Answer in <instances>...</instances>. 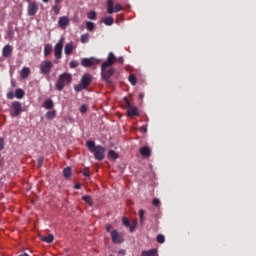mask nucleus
I'll return each mask as SVG.
<instances>
[{
  "label": "nucleus",
  "instance_id": "35",
  "mask_svg": "<svg viewBox=\"0 0 256 256\" xmlns=\"http://www.w3.org/2000/svg\"><path fill=\"white\" fill-rule=\"evenodd\" d=\"M123 9V6L121 4H116L115 7L113 8V13H119Z\"/></svg>",
  "mask_w": 256,
  "mask_h": 256
},
{
  "label": "nucleus",
  "instance_id": "14",
  "mask_svg": "<svg viewBox=\"0 0 256 256\" xmlns=\"http://www.w3.org/2000/svg\"><path fill=\"white\" fill-rule=\"evenodd\" d=\"M115 61H117V57H115V54H113V52H110L108 54L107 61L104 62L102 65H107L111 67L113 63H115Z\"/></svg>",
  "mask_w": 256,
  "mask_h": 256
},
{
  "label": "nucleus",
  "instance_id": "45",
  "mask_svg": "<svg viewBox=\"0 0 256 256\" xmlns=\"http://www.w3.org/2000/svg\"><path fill=\"white\" fill-rule=\"evenodd\" d=\"M14 97H15V95L13 94V92L7 93V99H13Z\"/></svg>",
  "mask_w": 256,
  "mask_h": 256
},
{
  "label": "nucleus",
  "instance_id": "27",
  "mask_svg": "<svg viewBox=\"0 0 256 256\" xmlns=\"http://www.w3.org/2000/svg\"><path fill=\"white\" fill-rule=\"evenodd\" d=\"M63 175L66 179L71 177V167L64 168Z\"/></svg>",
  "mask_w": 256,
  "mask_h": 256
},
{
  "label": "nucleus",
  "instance_id": "40",
  "mask_svg": "<svg viewBox=\"0 0 256 256\" xmlns=\"http://www.w3.org/2000/svg\"><path fill=\"white\" fill-rule=\"evenodd\" d=\"M87 109H88L87 105H85V104L81 105L80 113H87Z\"/></svg>",
  "mask_w": 256,
  "mask_h": 256
},
{
  "label": "nucleus",
  "instance_id": "28",
  "mask_svg": "<svg viewBox=\"0 0 256 256\" xmlns=\"http://www.w3.org/2000/svg\"><path fill=\"white\" fill-rule=\"evenodd\" d=\"M113 22H114V20H113V17H111V16H108V17H106V18L103 20V23H105V24L108 25V26L113 25Z\"/></svg>",
  "mask_w": 256,
  "mask_h": 256
},
{
  "label": "nucleus",
  "instance_id": "19",
  "mask_svg": "<svg viewBox=\"0 0 256 256\" xmlns=\"http://www.w3.org/2000/svg\"><path fill=\"white\" fill-rule=\"evenodd\" d=\"M51 51H53V46H51V44H46L44 46V55L49 57V55H51Z\"/></svg>",
  "mask_w": 256,
  "mask_h": 256
},
{
  "label": "nucleus",
  "instance_id": "15",
  "mask_svg": "<svg viewBox=\"0 0 256 256\" xmlns=\"http://www.w3.org/2000/svg\"><path fill=\"white\" fill-rule=\"evenodd\" d=\"M73 49H75L73 42L66 44L64 47L65 55H71L73 53Z\"/></svg>",
  "mask_w": 256,
  "mask_h": 256
},
{
  "label": "nucleus",
  "instance_id": "32",
  "mask_svg": "<svg viewBox=\"0 0 256 256\" xmlns=\"http://www.w3.org/2000/svg\"><path fill=\"white\" fill-rule=\"evenodd\" d=\"M129 81H130L131 85H137V78L135 77V75L131 74L129 76Z\"/></svg>",
  "mask_w": 256,
  "mask_h": 256
},
{
  "label": "nucleus",
  "instance_id": "30",
  "mask_svg": "<svg viewBox=\"0 0 256 256\" xmlns=\"http://www.w3.org/2000/svg\"><path fill=\"white\" fill-rule=\"evenodd\" d=\"M80 41L81 43H89V34H82Z\"/></svg>",
  "mask_w": 256,
  "mask_h": 256
},
{
  "label": "nucleus",
  "instance_id": "11",
  "mask_svg": "<svg viewBox=\"0 0 256 256\" xmlns=\"http://www.w3.org/2000/svg\"><path fill=\"white\" fill-rule=\"evenodd\" d=\"M91 81H93V76L90 74H84L81 78L80 84H82L83 87L87 89V87L91 85Z\"/></svg>",
  "mask_w": 256,
  "mask_h": 256
},
{
  "label": "nucleus",
  "instance_id": "29",
  "mask_svg": "<svg viewBox=\"0 0 256 256\" xmlns=\"http://www.w3.org/2000/svg\"><path fill=\"white\" fill-rule=\"evenodd\" d=\"M86 29H87V31H93V29H95V24L91 21H87L86 22Z\"/></svg>",
  "mask_w": 256,
  "mask_h": 256
},
{
  "label": "nucleus",
  "instance_id": "21",
  "mask_svg": "<svg viewBox=\"0 0 256 256\" xmlns=\"http://www.w3.org/2000/svg\"><path fill=\"white\" fill-rule=\"evenodd\" d=\"M138 214H139V219H140L139 223L143 227V225L145 223V210L140 209Z\"/></svg>",
  "mask_w": 256,
  "mask_h": 256
},
{
  "label": "nucleus",
  "instance_id": "52",
  "mask_svg": "<svg viewBox=\"0 0 256 256\" xmlns=\"http://www.w3.org/2000/svg\"><path fill=\"white\" fill-rule=\"evenodd\" d=\"M56 5L61 3V0H55Z\"/></svg>",
  "mask_w": 256,
  "mask_h": 256
},
{
  "label": "nucleus",
  "instance_id": "34",
  "mask_svg": "<svg viewBox=\"0 0 256 256\" xmlns=\"http://www.w3.org/2000/svg\"><path fill=\"white\" fill-rule=\"evenodd\" d=\"M156 241L157 243H165V236H163L162 234L157 235Z\"/></svg>",
  "mask_w": 256,
  "mask_h": 256
},
{
  "label": "nucleus",
  "instance_id": "51",
  "mask_svg": "<svg viewBox=\"0 0 256 256\" xmlns=\"http://www.w3.org/2000/svg\"><path fill=\"white\" fill-rule=\"evenodd\" d=\"M119 63H123V57L118 58Z\"/></svg>",
  "mask_w": 256,
  "mask_h": 256
},
{
  "label": "nucleus",
  "instance_id": "6",
  "mask_svg": "<svg viewBox=\"0 0 256 256\" xmlns=\"http://www.w3.org/2000/svg\"><path fill=\"white\" fill-rule=\"evenodd\" d=\"M12 107V112H11V117H17L23 113V106L21 105V102L15 101L11 105Z\"/></svg>",
  "mask_w": 256,
  "mask_h": 256
},
{
  "label": "nucleus",
  "instance_id": "26",
  "mask_svg": "<svg viewBox=\"0 0 256 256\" xmlns=\"http://www.w3.org/2000/svg\"><path fill=\"white\" fill-rule=\"evenodd\" d=\"M108 157L110 159H118L119 158V154H117V152H115V150H110L108 152Z\"/></svg>",
  "mask_w": 256,
  "mask_h": 256
},
{
  "label": "nucleus",
  "instance_id": "48",
  "mask_svg": "<svg viewBox=\"0 0 256 256\" xmlns=\"http://www.w3.org/2000/svg\"><path fill=\"white\" fill-rule=\"evenodd\" d=\"M125 250L121 249L118 251V255L124 256L125 255Z\"/></svg>",
  "mask_w": 256,
  "mask_h": 256
},
{
  "label": "nucleus",
  "instance_id": "16",
  "mask_svg": "<svg viewBox=\"0 0 256 256\" xmlns=\"http://www.w3.org/2000/svg\"><path fill=\"white\" fill-rule=\"evenodd\" d=\"M140 155L142 157H151V149L147 146L140 148Z\"/></svg>",
  "mask_w": 256,
  "mask_h": 256
},
{
  "label": "nucleus",
  "instance_id": "3",
  "mask_svg": "<svg viewBox=\"0 0 256 256\" xmlns=\"http://www.w3.org/2000/svg\"><path fill=\"white\" fill-rule=\"evenodd\" d=\"M110 66H107L105 64H102L101 66V75L102 79H104L105 83L108 85H111V77H113L115 73V69L109 68Z\"/></svg>",
  "mask_w": 256,
  "mask_h": 256
},
{
  "label": "nucleus",
  "instance_id": "44",
  "mask_svg": "<svg viewBox=\"0 0 256 256\" xmlns=\"http://www.w3.org/2000/svg\"><path fill=\"white\" fill-rule=\"evenodd\" d=\"M77 65H79V64L76 61H71L70 62L71 69H75V67H77Z\"/></svg>",
  "mask_w": 256,
  "mask_h": 256
},
{
  "label": "nucleus",
  "instance_id": "43",
  "mask_svg": "<svg viewBox=\"0 0 256 256\" xmlns=\"http://www.w3.org/2000/svg\"><path fill=\"white\" fill-rule=\"evenodd\" d=\"M43 161H45V158H43V157H39L38 158V167H42L43 166Z\"/></svg>",
  "mask_w": 256,
  "mask_h": 256
},
{
  "label": "nucleus",
  "instance_id": "31",
  "mask_svg": "<svg viewBox=\"0 0 256 256\" xmlns=\"http://www.w3.org/2000/svg\"><path fill=\"white\" fill-rule=\"evenodd\" d=\"M82 199H83V201L88 203V205H92L93 204V200L91 199V196H89V195L83 196Z\"/></svg>",
  "mask_w": 256,
  "mask_h": 256
},
{
  "label": "nucleus",
  "instance_id": "50",
  "mask_svg": "<svg viewBox=\"0 0 256 256\" xmlns=\"http://www.w3.org/2000/svg\"><path fill=\"white\" fill-rule=\"evenodd\" d=\"M74 189H81V184H76V185L74 186Z\"/></svg>",
  "mask_w": 256,
  "mask_h": 256
},
{
  "label": "nucleus",
  "instance_id": "33",
  "mask_svg": "<svg viewBox=\"0 0 256 256\" xmlns=\"http://www.w3.org/2000/svg\"><path fill=\"white\" fill-rule=\"evenodd\" d=\"M88 19H91V20L97 19V13H95V11H90L88 13Z\"/></svg>",
  "mask_w": 256,
  "mask_h": 256
},
{
  "label": "nucleus",
  "instance_id": "23",
  "mask_svg": "<svg viewBox=\"0 0 256 256\" xmlns=\"http://www.w3.org/2000/svg\"><path fill=\"white\" fill-rule=\"evenodd\" d=\"M57 116V112L55 110H51V111H48L46 113V119H55V117Z\"/></svg>",
  "mask_w": 256,
  "mask_h": 256
},
{
  "label": "nucleus",
  "instance_id": "36",
  "mask_svg": "<svg viewBox=\"0 0 256 256\" xmlns=\"http://www.w3.org/2000/svg\"><path fill=\"white\" fill-rule=\"evenodd\" d=\"M83 89H86L83 87V85L80 83L74 87V90L79 93L80 91H83Z\"/></svg>",
  "mask_w": 256,
  "mask_h": 256
},
{
  "label": "nucleus",
  "instance_id": "17",
  "mask_svg": "<svg viewBox=\"0 0 256 256\" xmlns=\"http://www.w3.org/2000/svg\"><path fill=\"white\" fill-rule=\"evenodd\" d=\"M141 256H159L157 249H150L148 251H142Z\"/></svg>",
  "mask_w": 256,
  "mask_h": 256
},
{
  "label": "nucleus",
  "instance_id": "38",
  "mask_svg": "<svg viewBox=\"0 0 256 256\" xmlns=\"http://www.w3.org/2000/svg\"><path fill=\"white\" fill-rule=\"evenodd\" d=\"M152 205H154L155 207H159V205H161V201L158 198H154Z\"/></svg>",
  "mask_w": 256,
  "mask_h": 256
},
{
  "label": "nucleus",
  "instance_id": "42",
  "mask_svg": "<svg viewBox=\"0 0 256 256\" xmlns=\"http://www.w3.org/2000/svg\"><path fill=\"white\" fill-rule=\"evenodd\" d=\"M122 222H123V225H124L125 227H130L129 219L123 218V219H122Z\"/></svg>",
  "mask_w": 256,
  "mask_h": 256
},
{
  "label": "nucleus",
  "instance_id": "2",
  "mask_svg": "<svg viewBox=\"0 0 256 256\" xmlns=\"http://www.w3.org/2000/svg\"><path fill=\"white\" fill-rule=\"evenodd\" d=\"M73 77L70 73H63L58 77V80L56 82V89L57 91H63L65 89V85H69L71 83Z\"/></svg>",
  "mask_w": 256,
  "mask_h": 256
},
{
  "label": "nucleus",
  "instance_id": "54",
  "mask_svg": "<svg viewBox=\"0 0 256 256\" xmlns=\"http://www.w3.org/2000/svg\"><path fill=\"white\" fill-rule=\"evenodd\" d=\"M43 3H49V0H42Z\"/></svg>",
  "mask_w": 256,
  "mask_h": 256
},
{
  "label": "nucleus",
  "instance_id": "22",
  "mask_svg": "<svg viewBox=\"0 0 256 256\" xmlns=\"http://www.w3.org/2000/svg\"><path fill=\"white\" fill-rule=\"evenodd\" d=\"M29 73H31V70H29L27 67H24L21 71L22 79H27L29 77Z\"/></svg>",
  "mask_w": 256,
  "mask_h": 256
},
{
  "label": "nucleus",
  "instance_id": "53",
  "mask_svg": "<svg viewBox=\"0 0 256 256\" xmlns=\"http://www.w3.org/2000/svg\"><path fill=\"white\" fill-rule=\"evenodd\" d=\"M139 98L143 99V94L142 93L139 94Z\"/></svg>",
  "mask_w": 256,
  "mask_h": 256
},
{
  "label": "nucleus",
  "instance_id": "13",
  "mask_svg": "<svg viewBox=\"0 0 256 256\" xmlns=\"http://www.w3.org/2000/svg\"><path fill=\"white\" fill-rule=\"evenodd\" d=\"M13 54V46L7 44L3 47L2 49V57H11V55Z\"/></svg>",
  "mask_w": 256,
  "mask_h": 256
},
{
  "label": "nucleus",
  "instance_id": "37",
  "mask_svg": "<svg viewBox=\"0 0 256 256\" xmlns=\"http://www.w3.org/2000/svg\"><path fill=\"white\" fill-rule=\"evenodd\" d=\"M130 229V232L133 233V231H135V229H137V222H133L132 224H130V226H128Z\"/></svg>",
  "mask_w": 256,
  "mask_h": 256
},
{
  "label": "nucleus",
  "instance_id": "47",
  "mask_svg": "<svg viewBox=\"0 0 256 256\" xmlns=\"http://www.w3.org/2000/svg\"><path fill=\"white\" fill-rule=\"evenodd\" d=\"M147 131V126L140 127V132L145 133Z\"/></svg>",
  "mask_w": 256,
  "mask_h": 256
},
{
  "label": "nucleus",
  "instance_id": "12",
  "mask_svg": "<svg viewBox=\"0 0 256 256\" xmlns=\"http://www.w3.org/2000/svg\"><path fill=\"white\" fill-rule=\"evenodd\" d=\"M70 23L69 17L62 16L58 20V25L61 29H67L68 25Z\"/></svg>",
  "mask_w": 256,
  "mask_h": 256
},
{
  "label": "nucleus",
  "instance_id": "7",
  "mask_svg": "<svg viewBox=\"0 0 256 256\" xmlns=\"http://www.w3.org/2000/svg\"><path fill=\"white\" fill-rule=\"evenodd\" d=\"M51 69H53V62L51 61H43L40 64V71L43 75H49L51 73Z\"/></svg>",
  "mask_w": 256,
  "mask_h": 256
},
{
  "label": "nucleus",
  "instance_id": "1",
  "mask_svg": "<svg viewBox=\"0 0 256 256\" xmlns=\"http://www.w3.org/2000/svg\"><path fill=\"white\" fill-rule=\"evenodd\" d=\"M86 146L91 153H94V157L97 161H103V159H105V148L103 146H97L95 145V142L91 140L86 142Z\"/></svg>",
  "mask_w": 256,
  "mask_h": 256
},
{
  "label": "nucleus",
  "instance_id": "8",
  "mask_svg": "<svg viewBox=\"0 0 256 256\" xmlns=\"http://www.w3.org/2000/svg\"><path fill=\"white\" fill-rule=\"evenodd\" d=\"M124 99L126 103L128 117H134L135 115H139V112L137 111V106H134L133 104H131V102H129L127 98H124Z\"/></svg>",
  "mask_w": 256,
  "mask_h": 256
},
{
  "label": "nucleus",
  "instance_id": "25",
  "mask_svg": "<svg viewBox=\"0 0 256 256\" xmlns=\"http://www.w3.org/2000/svg\"><path fill=\"white\" fill-rule=\"evenodd\" d=\"M44 107L45 109H53L54 107L53 100L51 99L46 100L44 103Z\"/></svg>",
  "mask_w": 256,
  "mask_h": 256
},
{
  "label": "nucleus",
  "instance_id": "10",
  "mask_svg": "<svg viewBox=\"0 0 256 256\" xmlns=\"http://www.w3.org/2000/svg\"><path fill=\"white\" fill-rule=\"evenodd\" d=\"M27 13L30 17L37 15L39 11V4L37 2H28Z\"/></svg>",
  "mask_w": 256,
  "mask_h": 256
},
{
  "label": "nucleus",
  "instance_id": "46",
  "mask_svg": "<svg viewBox=\"0 0 256 256\" xmlns=\"http://www.w3.org/2000/svg\"><path fill=\"white\" fill-rule=\"evenodd\" d=\"M83 175H84V177H90V173H89V170L88 169H85L84 171H83Z\"/></svg>",
  "mask_w": 256,
  "mask_h": 256
},
{
  "label": "nucleus",
  "instance_id": "5",
  "mask_svg": "<svg viewBox=\"0 0 256 256\" xmlns=\"http://www.w3.org/2000/svg\"><path fill=\"white\" fill-rule=\"evenodd\" d=\"M99 59L95 57H90V58H83L81 61L82 67H92L95 68L99 65Z\"/></svg>",
  "mask_w": 256,
  "mask_h": 256
},
{
  "label": "nucleus",
  "instance_id": "39",
  "mask_svg": "<svg viewBox=\"0 0 256 256\" xmlns=\"http://www.w3.org/2000/svg\"><path fill=\"white\" fill-rule=\"evenodd\" d=\"M52 11H54L55 15H59V13H60L61 10L59 9V6L54 5V6L52 7Z\"/></svg>",
  "mask_w": 256,
  "mask_h": 256
},
{
  "label": "nucleus",
  "instance_id": "41",
  "mask_svg": "<svg viewBox=\"0 0 256 256\" xmlns=\"http://www.w3.org/2000/svg\"><path fill=\"white\" fill-rule=\"evenodd\" d=\"M3 149H5V141L3 138H0V151H3Z\"/></svg>",
  "mask_w": 256,
  "mask_h": 256
},
{
  "label": "nucleus",
  "instance_id": "9",
  "mask_svg": "<svg viewBox=\"0 0 256 256\" xmlns=\"http://www.w3.org/2000/svg\"><path fill=\"white\" fill-rule=\"evenodd\" d=\"M110 235H111L112 243H116V245H119L123 243V241H125V239H123V234L119 233V231L117 230H112Z\"/></svg>",
  "mask_w": 256,
  "mask_h": 256
},
{
  "label": "nucleus",
  "instance_id": "24",
  "mask_svg": "<svg viewBox=\"0 0 256 256\" xmlns=\"http://www.w3.org/2000/svg\"><path fill=\"white\" fill-rule=\"evenodd\" d=\"M107 11L109 15H113V0H107Z\"/></svg>",
  "mask_w": 256,
  "mask_h": 256
},
{
  "label": "nucleus",
  "instance_id": "4",
  "mask_svg": "<svg viewBox=\"0 0 256 256\" xmlns=\"http://www.w3.org/2000/svg\"><path fill=\"white\" fill-rule=\"evenodd\" d=\"M65 43V38L62 37L59 39V41L56 43L54 47V56L56 59H61L63 57V45Z\"/></svg>",
  "mask_w": 256,
  "mask_h": 256
},
{
  "label": "nucleus",
  "instance_id": "49",
  "mask_svg": "<svg viewBox=\"0 0 256 256\" xmlns=\"http://www.w3.org/2000/svg\"><path fill=\"white\" fill-rule=\"evenodd\" d=\"M106 231H107V233H109L111 231V225L110 224L106 225Z\"/></svg>",
  "mask_w": 256,
  "mask_h": 256
},
{
  "label": "nucleus",
  "instance_id": "20",
  "mask_svg": "<svg viewBox=\"0 0 256 256\" xmlns=\"http://www.w3.org/2000/svg\"><path fill=\"white\" fill-rule=\"evenodd\" d=\"M15 97L16 99H23V97H25V91H23L21 88L16 89Z\"/></svg>",
  "mask_w": 256,
  "mask_h": 256
},
{
  "label": "nucleus",
  "instance_id": "18",
  "mask_svg": "<svg viewBox=\"0 0 256 256\" xmlns=\"http://www.w3.org/2000/svg\"><path fill=\"white\" fill-rule=\"evenodd\" d=\"M55 237L53 234H49L48 236H41V241H44L45 243H53V240Z\"/></svg>",
  "mask_w": 256,
  "mask_h": 256
}]
</instances>
